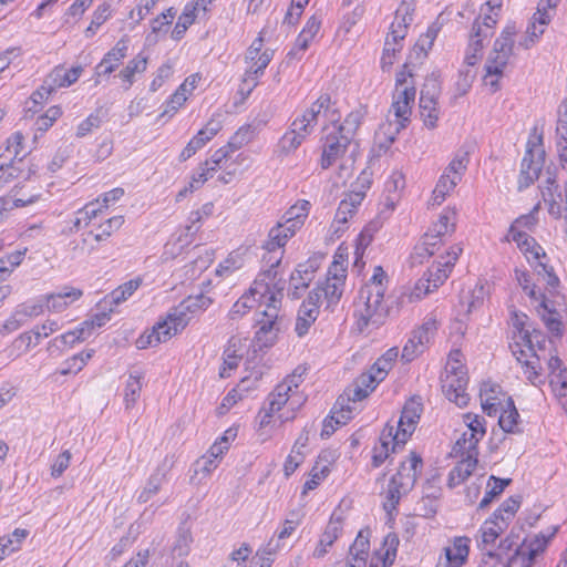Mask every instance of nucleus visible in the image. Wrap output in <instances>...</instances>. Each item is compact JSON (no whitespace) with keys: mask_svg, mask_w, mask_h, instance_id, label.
<instances>
[{"mask_svg":"<svg viewBox=\"0 0 567 567\" xmlns=\"http://www.w3.org/2000/svg\"><path fill=\"white\" fill-rule=\"evenodd\" d=\"M212 303L213 299L204 293L189 296L173 308L164 321L157 322L151 331L140 336L136 347L146 349L169 340L186 328L193 315L205 311Z\"/></svg>","mask_w":567,"mask_h":567,"instance_id":"obj_1","label":"nucleus"},{"mask_svg":"<svg viewBox=\"0 0 567 567\" xmlns=\"http://www.w3.org/2000/svg\"><path fill=\"white\" fill-rule=\"evenodd\" d=\"M423 467L422 457L416 452L409 455V464L402 462L398 472L390 478L385 491L384 511L392 515L401 498L408 495L414 487Z\"/></svg>","mask_w":567,"mask_h":567,"instance_id":"obj_2","label":"nucleus"},{"mask_svg":"<svg viewBox=\"0 0 567 567\" xmlns=\"http://www.w3.org/2000/svg\"><path fill=\"white\" fill-rule=\"evenodd\" d=\"M516 33L515 24H507L495 40L494 48L487 59L484 81L485 85L489 86L493 93L499 90V78L503 75V71L513 54L514 37Z\"/></svg>","mask_w":567,"mask_h":567,"instance_id":"obj_3","label":"nucleus"},{"mask_svg":"<svg viewBox=\"0 0 567 567\" xmlns=\"http://www.w3.org/2000/svg\"><path fill=\"white\" fill-rule=\"evenodd\" d=\"M361 298L364 299L363 303L354 310L355 323L360 332L368 327L379 328L389 317L393 316V306L384 302V295L380 287L378 290H362Z\"/></svg>","mask_w":567,"mask_h":567,"instance_id":"obj_4","label":"nucleus"},{"mask_svg":"<svg viewBox=\"0 0 567 567\" xmlns=\"http://www.w3.org/2000/svg\"><path fill=\"white\" fill-rule=\"evenodd\" d=\"M268 301L256 321L258 329L254 340L260 350L275 344L284 321V318L279 316L280 298L272 293L268 297Z\"/></svg>","mask_w":567,"mask_h":567,"instance_id":"obj_5","label":"nucleus"},{"mask_svg":"<svg viewBox=\"0 0 567 567\" xmlns=\"http://www.w3.org/2000/svg\"><path fill=\"white\" fill-rule=\"evenodd\" d=\"M546 152L542 135H532L526 144L518 176V190L529 187L538 178L545 163Z\"/></svg>","mask_w":567,"mask_h":567,"instance_id":"obj_6","label":"nucleus"},{"mask_svg":"<svg viewBox=\"0 0 567 567\" xmlns=\"http://www.w3.org/2000/svg\"><path fill=\"white\" fill-rule=\"evenodd\" d=\"M381 381L383 380L379 379L378 374L370 369L369 372L362 373L351 386L347 388L336 402V406L341 408V419H338L337 423H347L351 420L353 408L350 403H357L365 399Z\"/></svg>","mask_w":567,"mask_h":567,"instance_id":"obj_7","label":"nucleus"},{"mask_svg":"<svg viewBox=\"0 0 567 567\" xmlns=\"http://www.w3.org/2000/svg\"><path fill=\"white\" fill-rule=\"evenodd\" d=\"M415 93V87L411 84L410 86H404L400 91L398 90L394 94L392 110L394 112L395 123H388L386 125L381 126V131L386 128V132L384 131L383 134L386 136L389 144H392L395 141L396 134H399L401 130L405 128L410 122Z\"/></svg>","mask_w":567,"mask_h":567,"instance_id":"obj_8","label":"nucleus"},{"mask_svg":"<svg viewBox=\"0 0 567 567\" xmlns=\"http://www.w3.org/2000/svg\"><path fill=\"white\" fill-rule=\"evenodd\" d=\"M467 374L464 365H454L445 368V377L441 379L442 390L445 396L457 406L463 408L468 403V394L465 392L467 385Z\"/></svg>","mask_w":567,"mask_h":567,"instance_id":"obj_9","label":"nucleus"},{"mask_svg":"<svg viewBox=\"0 0 567 567\" xmlns=\"http://www.w3.org/2000/svg\"><path fill=\"white\" fill-rule=\"evenodd\" d=\"M517 280L530 299L535 301L540 300V309H538V312L540 313L544 323L551 333L559 336L561 333V322L554 316L556 313L555 310L549 309L545 295L537 292L536 286L530 285V277L527 272H520L517 275Z\"/></svg>","mask_w":567,"mask_h":567,"instance_id":"obj_10","label":"nucleus"},{"mask_svg":"<svg viewBox=\"0 0 567 567\" xmlns=\"http://www.w3.org/2000/svg\"><path fill=\"white\" fill-rule=\"evenodd\" d=\"M269 292V284H264L260 280H255L248 293L243 295L231 307L228 317L230 320L236 321L243 318L257 305H264L261 299Z\"/></svg>","mask_w":567,"mask_h":567,"instance_id":"obj_11","label":"nucleus"},{"mask_svg":"<svg viewBox=\"0 0 567 567\" xmlns=\"http://www.w3.org/2000/svg\"><path fill=\"white\" fill-rule=\"evenodd\" d=\"M254 131L250 125L240 127L235 135L230 138L227 145L216 150L209 159V167L212 171H217L220 167L223 161L230 156V153L237 151L243 145L249 143L252 138Z\"/></svg>","mask_w":567,"mask_h":567,"instance_id":"obj_12","label":"nucleus"},{"mask_svg":"<svg viewBox=\"0 0 567 567\" xmlns=\"http://www.w3.org/2000/svg\"><path fill=\"white\" fill-rule=\"evenodd\" d=\"M351 141L352 140L339 133L338 131L329 133L326 137L320 159L321 168L328 169L339 158H341L350 146Z\"/></svg>","mask_w":567,"mask_h":567,"instance_id":"obj_13","label":"nucleus"},{"mask_svg":"<svg viewBox=\"0 0 567 567\" xmlns=\"http://www.w3.org/2000/svg\"><path fill=\"white\" fill-rule=\"evenodd\" d=\"M422 403L420 398H412L409 400L402 410L399 426V439L401 442H406L415 430V425L420 420L422 413Z\"/></svg>","mask_w":567,"mask_h":567,"instance_id":"obj_14","label":"nucleus"},{"mask_svg":"<svg viewBox=\"0 0 567 567\" xmlns=\"http://www.w3.org/2000/svg\"><path fill=\"white\" fill-rule=\"evenodd\" d=\"M0 187H4L17 178L29 179L37 169L33 165H25L23 162L0 159Z\"/></svg>","mask_w":567,"mask_h":567,"instance_id":"obj_15","label":"nucleus"},{"mask_svg":"<svg viewBox=\"0 0 567 567\" xmlns=\"http://www.w3.org/2000/svg\"><path fill=\"white\" fill-rule=\"evenodd\" d=\"M174 465L173 456H166L158 465L155 473L148 478L144 489L140 493L137 499L140 503H147L155 494L158 493L163 482L166 480L167 473Z\"/></svg>","mask_w":567,"mask_h":567,"instance_id":"obj_16","label":"nucleus"},{"mask_svg":"<svg viewBox=\"0 0 567 567\" xmlns=\"http://www.w3.org/2000/svg\"><path fill=\"white\" fill-rule=\"evenodd\" d=\"M282 251H280V256L277 257L275 260H272L271 257L267 259L268 262H270V266L267 270H265L262 274L259 275V277L256 280H260L264 284H269V292H267L266 297L261 299L265 306H267L268 297H270L272 293L277 296V298L282 299V291L285 289L286 281L281 278L277 279L278 276V266L281 262Z\"/></svg>","mask_w":567,"mask_h":567,"instance_id":"obj_17","label":"nucleus"},{"mask_svg":"<svg viewBox=\"0 0 567 567\" xmlns=\"http://www.w3.org/2000/svg\"><path fill=\"white\" fill-rule=\"evenodd\" d=\"M83 296V291L74 287H63L58 292L45 295L43 299L47 302V308L53 312H62L70 305L79 300Z\"/></svg>","mask_w":567,"mask_h":567,"instance_id":"obj_18","label":"nucleus"},{"mask_svg":"<svg viewBox=\"0 0 567 567\" xmlns=\"http://www.w3.org/2000/svg\"><path fill=\"white\" fill-rule=\"evenodd\" d=\"M343 272V269L341 274L332 272V269L330 268L326 281L319 285L323 299L327 301V308L336 306L343 293L346 280V275Z\"/></svg>","mask_w":567,"mask_h":567,"instance_id":"obj_19","label":"nucleus"},{"mask_svg":"<svg viewBox=\"0 0 567 567\" xmlns=\"http://www.w3.org/2000/svg\"><path fill=\"white\" fill-rule=\"evenodd\" d=\"M302 114L315 125L318 123V117L321 114L327 116L332 123L338 122L340 118V114L333 109L331 96L328 93L321 94Z\"/></svg>","mask_w":567,"mask_h":567,"instance_id":"obj_20","label":"nucleus"},{"mask_svg":"<svg viewBox=\"0 0 567 567\" xmlns=\"http://www.w3.org/2000/svg\"><path fill=\"white\" fill-rule=\"evenodd\" d=\"M127 40L121 39L115 47L110 50L96 66V74L104 75L112 73L127 54Z\"/></svg>","mask_w":567,"mask_h":567,"instance_id":"obj_21","label":"nucleus"},{"mask_svg":"<svg viewBox=\"0 0 567 567\" xmlns=\"http://www.w3.org/2000/svg\"><path fill=\"white\" fill-rule=\"evenodd\" d=\"M404 30L399 29L394 32H389L383 53L381 58V68L383 71H389L396 60V54L401 52L403 48L402 41L404 40Z\"/></svg>","mask_w":567,"mask_h":567,"instance_id":"obj_22","label":"nucleus"},{"mask_svg":"<svg viewBox=\"0 0 567 567\" xmlns=\"http://www.w3.org/2000/svg\"><path fill=\"white\" fill-rule=\"evenodd\" d=\"M470 542L471 539L465 536L455 537L453 545L445 547V557L451 567H461L464 565L470 553Z\"/></svg>","mask_w":567,"mask_h":567,"instance_id":"obj_23","label":"nucleus"},{"mask_svg":"<svg viewBox=\"0 0 567 567\" xmlns=\"http://www.w3.org/2000/svg\"><path fill=\"white\" fill-rule=\"evenodd\" d=\"M449 474L450 486H456L463 483L468 476L472 475L477 465V455L465 454Z\"/></svg>","mask_w":567,"mask_h":567,"instance_id":"obj_24","label":"nucleus"},{"mask_svg":"<svg viewBox=\"0 0 567 567\" xmlns=\"http://www.w3.org/2000/svg\"><path fill=\"white\" fill-rule=\"evenodd\" d=\"M24 136L20 132L13 133L6 143L4 150L0 153V159L23 162L30 154V150L23 146Z\"/></svg>","mask_w":567,"mask_h":567,"instance_id":"obj_25","label":"nucleus"},{"mask_svg":"<svg viewBox=\"0 0 567 567\" xmlns=\"http://www.w3.org/2000/svg\"><path fill=\"white\" fill-rule=\"evenodd\" d=\"M556 153L559 167L567 174V111L560 114L556 127Z\"/></svg>","mask_w":567,"mask_h":567,"instance_id":"obj_26","label":"nucleus"},{"mask_svg":"<svg viewBox=\"0 0 567 567\" xmlns=\"http://www.w3.org/2000/svg\"><path fill=\"white\" fill-rule=\"evenodd\" d=\"M274 58V51L265 50L258 59L251 64L250 69L246 71L243 84L247 85L248 93L257 85V79L264 73V70L268 66Z\"/></svg>","mask_w":567,"mask_h":567,"instance_id":"obj_27","label":"nucleus"},{"mask_svg":"<svg viewBox=\"0 0 567 567\" xmlns=\"http://www.w3.org/2000/svg\"><path fill=\"white\" fill-rule=\"evenodd\" d=\"M399 539L396 535H388L384 539V551H375L369 567H389L394 563Z\"/></svg>","mask_w":567,"mask_h":567,"instance_id":"obj_28","label":"nucleus"},{"mask_svg":"<svg viewBox=\"0 0 567 567\" xmlns=\"http://www.w3.org/2000/svg\"><path fill=\"white\" fill-rule=\"evenodd\" d=\"M415 10L414 0H402L399 8L395 11V20L390 27V32H394L399 29L404 30V38L408 34V28L413 21V13Z\"/></svg>","mask_w":567,"mask_h":567,"instance_id":"obj_29","label":"nucleus"},{"mask_svg":"<svg viewBox=\"0 0 567 567\" xmlns=\"http://www.w3.org/2000/svg\"><path fill=\"white\" fill-rule=\"evenodd\" d=\"M144 373L138 370L130 372L124 390L125 408L131 409L137 402L143 388Z\"/></svg>","mask_w":567,"mask_h":567,"instance_id":"obj_30","label":"nucleus"},{"mask_svg":"<svg viewBox=\"0 0 567 567\" xmlns=\"http://www.w3.org/2000/svg\"><path fill=\"white\" fill-rule=\"evenodd\" d=\"M192 543V528L187 522H182L177 528L176 539L172 547V554L178 557L187 556L190 551Z\"/></svg>","mask_w":567,"mask_h":567,"instance_id":"obj_31","label":"nucleus"},{"mask_svg":"<svg viewBox=\"0 0 567 567\" xmlns=\"http://www.w3.org/2000/svg\"><path fill=\"white\" fill-rule=\"evenodd\" d=\"M507 527L504 519L498 520L494 516L485 520L480 529L483 546L494 544Z\"/></svg>","mask_w":567,"mask_h":567,"instance_id":"obj_32","label":"nucleus"},{"mask_svg":"<svg viewBox=\"0 0 567 567\" xmlns=\"http://www.w3.org/2000/svg\"><path fill=\"white\" fill-rule=\"evenodd\" d=\"M518 419L519 413L515 408L514 401L512 398H508L506 406L499 416L498 424L504 432L516 433L519 432Z\"/></svg>","mask_w":567,"mask_h":567,"instance_id":"obj_33","label":"nucleus"},{"mask_svg":"<svg viewBox=\"0 0 567 567\" xmlns=\"http://www.w3.org/2000/svg\"><path fill=\"white\" fill-rule=\"evenodd\" d=\"M540 209V204H536L534 208L525 215L517 217L513 224L511 225L508 233L506 235V240L509 241V235H514L516 233H524L522 229L526 228L532 230L538 223V212Z\"/></svg>","mask_w":567,"mask_h":567,"instance_id":"obj_34","label":"nucleus"},{"mask_svg":"<svg viewBox=\"0 0 567 567\" xmlns=\"http://www.w3.org/2000/svg\"><path fill=\"white\" fill-rule=\"evenodd\" d=\"M460 182L458 175H450L444 172L433 190L434 204L441 205Z\"/></svg>","mask_w":567,"mask_h":567,"instance_id":"obj_35","label":"nucleus"},{"mask_svg":"<svg viewBox=\"0 0 567 567\" xmlns=\"http://www.w3.org/2000/svg\"><path fill=\"white\" fill-rule=\"evenodd\" d=\"M319 310L313 307L300 306L297 320H296V332L299 337H303L308 333L309 328L317 320Z\"/></svg>","mask_w":567,"mask_h":567,"instance_id":"obj_36","label":"nucleus"},{"mask_svg":"<svg viewBox=\"0 0 567 567\" xmlns=\"http://www.w3.org/2000/svg\"><path fill=\"white\" fill-rule=\"evenodd\" d=\"M146 66L147 58L138 54L118 73V76L126 83V90L133 84L135 73H143Z\"/></svg>","mask_w":567,"mask_h":567,"instance_id":"obj_37","label":"nucleus"},{"mask_svg":"<svg viewBox=\"0 0 567 567\" xmlns=\"http://www.w3.org/2000/svg\"><path fill=\"white\" fill-rule=\"evenodd\" d=\"M437 330V321L434 317H429L425 319L423 324L414 330L411 337L424 349L434 338Z\"/></svg>","mask_w":567,"mask_h":567,"instance_id":"obj_38","label":"nucleus"},{"mask_svg":"<svg viewBox=\"0 0 567 567\" xmlns=\"http://www.w3.org/2000/svg\"><path fill=\"white\" fill-rule=\"evenodd\" d=\"M292 395L288 385L279 383L268 395L266 404L271 412H279Z\"/></svg>","mask_w":567,"mask_h":567,"instance_id":"obj_39","label":"nucleus"},{"mask_svg":"<svg viewBox=\"0 0 567 567\" xmlns=\"http://www.w3.org/2000/svg\"><path fill=\"white\" fill-rule=\"evenodd\" d=\"M291 238V233L288 228H282L279 224L272 227L268 234V240L265 243L264 248L268 252L276 251L282 248L288 239Z\"/></svg>","mask_w":567,"mask_h":567,"instance_id":"obj_40","label":"nucleus"},{"mask_svg":"<svg viewBox=\"0 0 567 567\" xmlns=\"http://www.w3.org/2000/svg\"><path fill=\"white\" fill-rule=\"evenodd\" d=\"M364 115L365 111L362 107L350 112L344 118L343 123L338 126L337 131L352 140Z\"/></svg>","mask_w":567,"mask_h":567,"instance_id":"obj_41","label":"nucleus"},{"mask_svg":"<svg viewBox=\"0 0 567 567\" xmlns=\"http://www.w3.org/2000/svg\"><path fill=\"white\" fill-rule=\"evenodd\" d=\"M483 437L476 436L472 437L471 432L466 431L463 435L456 441L455 446L453 447V452L456 455L464 456L465 454H474L478 455L477 444Z\"/></svg>","mask_w":567,"mask_h":567,"instance_id":"obj_42","label":"nucleus"},{"mask_svg":"<svg viewBox=\"0 0 567 567\" xmlns=\"http://www.w3.org/2000/svg\"><path fill=\"white\" fill-rule=\"evenodd\" d=\"M511 483L509 478H498L492 475L488 480L487 486L489 489L486 492L485 496L481 501L478 507L486 508L494 497L501 495L504 488Z\"/></svg>","mask_w":567,"mask_h":567,"instance_id":"obj_43","label":"nucleus"},{"mask_svg":"<svg viewBox=\"0 0 567 567\" xmlns=\"http://www.w3.org/2000/svg\"><path fill=\"white\" fill-rule=\"evenodd\" d=\"M342 533V518L337 516L336 513L332 514L328 525L323 534L321 535V545L332 546L333 543L338 539V537Z\"/></svg>","mask_w":567,"mask_h":567,"instance_id":"obj_44","label":"nucleus"},{"mask_svg":"<svg viewBox=\"0 0 567 567\" xmlns=\"http://www.w3.org/2000/svg\"><path fill=\"white\" fill-rule=\"evenodd\" d=\"M520 505V496L509 497L502 503V505L494 512L493 516L502 520L506 522V525H509L511 519L515 516Z\"/></svg>","mask_w":567,"mask_h":567,"instance_id":"obj_45","label":"nucleus"},{"mask_svg":"<svg viewBox=\"0 0 567 567\" xmlns=\"http://www.w3.org/2000/svg\"><path fill=\"white\" fill-rule=\"evenodd\" d=\"M278 550L279 544H275L274 539H270L261 550L257 551L256 556L252 558L250 567H270L274 561L272 556Z\"/></svg>","mask_w":567,"mask_h":567,"instance_id":"obj_46","label":"nucleus"},{"mask_svg":"<svg viewBox=\"0 0 567 567\" xmlns=\"http://www.w3.org/2000/svg\"><path fill=\"white\" fill-rule=\"evenodd\" d=\"M468 155V151L464 148L458 150L444 172L450 175H458V179L462 181V176L464 175L470 162Z\"/></svg>","mask_w":567,"mask_h":567,"instance_id":"obj_47","label":"nucleus"},{"mask_svg":"<svg viewBox=\"0 0 567 567\" xmlns=\"http://www.w3.org/2000/svg\"><path fill=\"white\" fill-rule=\"evenodd\" d=\"M111 14V7L109 3L104 2L100 4L92 17V21L87 29L85 30V37L91 38L95 34L96 30L109 19Z\"/></svg>","mask_w":567,"mask_h":567,"instance_id":"obj_48","label":"nucleus"},{"mask_svg":"<svg viewBox=\"0 0 567 567\" xmlns=\"http://www.w3.org/2000/svg\"><path fill=\"white\" fill-rule=\"evenodd\" d=\"M522 340L532 355L535 357L537 361H539V358L536 354V348L539 350L544 349L546 342L545 336L536 329H533L532 331L526 330Z\"/></svg>","mask_w":567,"mask_h":567,"instance_id":"obj_49","label":"nucleus"},{"mask_svg":"<svg viewBox=\"0 0 567 567\" xmlns=\"http://www.w3.org/2000/svg\"><path fill=\"white\" fill-rule=\"evenodd\" d=\"M519 540V533H516L514 529L511 530V533L507 535L506 538L501 540L498 550L499 551H493L488 550L486 555L489 558L497 559L498 561H502V555L507 554L508 551L513 550L515 546H517V543Z\"/></svg>","mask_w":567,"mask_h":567,"instance_id":"obj_50","label":"nucleus"},{"mask_svg":"<svg viewBox=\"0 0 567 567\" xmlns=\"http://www.w3.org/2000/svg\"><path fill=\"white\" fill-rule=\"evenodd\" d=\"M141 279H132L124 285L117 287L111 293L112 302L118 305L125 301L128 297H131L140 287Z\"/></svg>","mask_w":567,"mask_h":567,"instance_id":"obj_51","label":"nucleus"},{"mask_svg":"<svg viewBox=\"0 0 567 567\" xmlns=\"http://www.w3.org/2000/svg\"><path fill=\"white\" fill-rule=\"evenodd\" d=\"M486 38H473V32L471 33L470 43L465 54V63L467 66H474L478 60L481 59V51L484 48V40Z\"/></svg>","mask_w":567,"mask_h":567,"instance_id":"obj_52","label":"nucleus"},{"mask_svg":"<svg viewBox=\"0 0 567 567\" xmlns=\"http://www.w3.org/2000/svg\"><path fill=\"white\" fill-rule=\"evenodd\" d=\"M316 271V266L313 262H306L298 265L297 269L290 276V282L297 281L300 279L301 288H307L313 278V272Z\"/></svg>","mask_w":567,"mask_h":567,"instance_id":"obj_53","label":"nucleus"},{"mask_svg":"<svg viewBox=\"0 0 567 567\" xmlns=\"http://www.w3.org/2000/svg\"><path fill=\"white\" fill-rule=\"evenodd\" d=\"M559 1L560 0H540L537 6V11L534 13L532 19L537 21L540 27H546L551 20L549 10L555 9Z\"/></svg>","mask_w":567,"mask_h":567,"instance_id":"obj_54","label":"nucleus"},{"mask_svg":"<svg viewBox=\"0 0 567 567\" xmlns=\"http://www.w3.org/2000/svg\"><path fill=\"white\" fill-rule=\"evenodd\" d=\"M497 23V19L491 14H486L482 22L475 20L473 23V38H489L493 34V28Z\"/></svg>","mask_w":567,"mask_h":567,"instance_id":"obj_55","label":"nucleus"},{"mask_svg":"<svg viewBox=\"0 0 567 567\" xmlns=\"http://www.w3.org/2000/svg\"><path fill=\"white\" fill-rule=\"evenodd\" d=\"M195 9L188 10L187 8L184 10L182 16L178 18L177 23L172 32V38L174 40H181L186 32V30L192 25L195 21Z\"/></svg>","mask_w":567,"mask_h":567,"instance_id":"obj_56","label":"nucleus"},{"mask_svg":"<svg viewBox=\"0 0 567 567\" xmlns=\"http://www.w3.org/2000/svg\"><path fill=\"white\" fill-rule=\"evenodd\" d=\"M451 272V268L443 267L440 265V261L437 262L435 270L430 269L429 270V278L426 279L427 286L425 287L424 295L429 293L430 286L432 285L433 288L440 287L449 277V274Z\"/></svg>","mask_w":567,"mask_h":567,"instance_id":"obj_57","label":"nucleus"},{"mask_svg":"<svg viewBox=\"0 0 567 567\" xmlns=\"http://www.w3.org/2000/svg\"><path fill=\"white\" fill-rule=\"evenodd\" d=\"M464 422L471 432L472 437L481 436L484 437L486 433L485 419L481 415L466 413L464 414Z\"/></svg>","mask_w":567,"mask_h":567,"instance_id":"obj_58","label":"nucleus"},{"mask_svg":"<svg viewBox=\"0 0 567 567\" xmlns=\"http://www.w3.org/2000/svg\"><path fill=\"white\" fill-rule=\"evenodd\" d=\"M542 195L545 203L548 204V213L558 218L561 216L563 210H567V206L561 205L555 196L553 187H543Z\"/></svg>","mask_w":567,"mask_h":567,"instance_id":"obj_59","label":"nucleus"},{"mask_svg":"<svg viewBox=\"0 0 567 567\" xmlns=\"http://www.w3.org/2000/svg\"><path fill=\"white\" fill-rule=\"evenodd\" d=\"M124 223L123 216H114L109 218L104 224L100 225V231L94 235L96 241L109 238L115 230L120 229Z\"/></svg>","mask_w":567,"mask_h":567,"instance_id":"obj_60","label":"nucleus"},{"mask_svg":"<svg viewBox=\"0 0 567 567\" xmlns=\"http://www.w3.org/2000/svg\"><path fill=\"white\" fill-rule=\"evenodd\" d=\"M315 126L316 125L309 118L301 114V116L292 121L290 131L305 141L306 137L311 134Z\"/></svg>","mask_w":567,"mask_h":567,"instance_id":"obj_61","label":"nucleus"},{"mask_svg":"<svg viewBox=\"0 0 567 567\" xmlns=\"http://www.w3.org/2000/svg\"><path fill=\"white\" fill-rule=\"evenodd\" d=\"M187 100L185 94V85H179L176 92L172 95L171 100L167 102L164 111L161 114V117L166 115L172 116Z\"/></svg>","mask_w":567,"mask_h":567,"instance_id":"obj_62","label":"nucleus"},{"mask_svg":"<svg viewBox=\"0 0 567 567\" xmlns=\"http://www.w3.org/2000/svg\"><path fill=\"white\" fill-rule=\"evenodd\" d=\"M436 251V243L422 241L415 246L411 256L412 264H423L424 259L433 256Z\"/></svg>","mask_w":567,"mask_h":567,"instance_id":"obj_63","label":"nucleus"},{"mask_svg":"<svg viewBox=\"0 0 567 567\" xmlns=\"http://www.w3.org/2000/svg\"><path fill=\"white\" fill-rule=\"evenodd\" d=\"M556 399L559 401L563 395L567 394V370L563 369L549 382Z\"/></svg>","mask_w":567,"mask_h":567,"instance_id":"obj_64","label":"nucleus"}]
</instances>
